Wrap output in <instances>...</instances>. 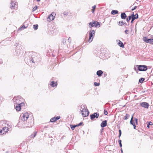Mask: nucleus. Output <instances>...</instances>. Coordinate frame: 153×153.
<instances>
[{
  "label": "nucleus",
  "instance_id": "72a5a7b5",
  "mask_svg": "<svg viewBox=\"0 0 153 153\" xmlns=\"http://www.w3.org/2000/svg\"><path fill=\"white\" fill-rule=\"evenodd\" d=\"M94 85L96 86H98L100 85V83L96 82H94Z\"/></svg>",
  "mask_w": 153,
  "mask_h": 153
},
{
  "label": "nucleus",
  "instance_id": "603ef678",
  "mask_svg": "<svg viewBox=\"0 0 153 153\" xmlns=\"http://www.w3.org/2000/svg\"><path fill=\"white\" fill-rule=\"evenodd\" d=\"M70 37H69L68 39V42H70Z\"/></svg>",
  "mask_w": 153,
  "mask_h": 153
},
{
  "label": "nucleus",
  "instance_id": "f8f14e48",
  "mask_svg": "<svg viewBox=\"0 0 153 153\" xmlns=\"http://www.w3.org/2000/svg\"><path fill=\"white\" fill-rule=\"evenodd\" d=\"M99 116L98 113L97 112L94 113L93 114L90 115L91 119V120H93L95 117L98 118Z\"/></svg>",
  "mask_w": 153,
  "mask_h": 153
},
{
  "label": "nucleus",
  "instance_id": "473e14b6",
  "mask_svg": "<svg viewBox=\"0 0 153 153\" xmlns=\"http://www.w3.org/2000/svg\"><path fill=\"white\" fill-rule=\"evenodd\" d=\"M36 132L34 133L33 135L32 134L31 135V137L33 138L36 136Z\"/></svg>",
  "mask_w": 153,
  "mask_h": 153
},
{
  "label": "nucleus",
  "instance_id": "1a4fd4ad",
  "mask_svg": "<svg viewBox=\"0 0 153 153\" xmlns=\"http://www.w3.org/2000/svg\"><path fill=\"white\" fill-rule=\"evenodd\" d=\"M13 100L14 102V104L16 103L17 104L18 103L19 104H20V105L21 107L22 106H23L24 105H25L24 103H23L22 102L19 103V100L18 99H17V98L16 97H15L13 98Z\"/></svg>",
  "mask_w": 153,
  "mask_h": 153
},
{
  "label": "nucleus",
  "instance_id": "5fc2aeb1",
  "mask_svg": "<svg viewBox=\"0 0 153 153\" xmlns=\"http://www.w3.org/2000/svg\"><path fill=\"white\" fill-rule=\"evenodd\" d=\"M147 127H148V128H149V124L147 125Z\"/></svg>",
  "mask_w": 153,
  "mask_h": 153
},
{
  "label": "nucleus",
  "instance_id": "20e7f679",
  "mask_svg": "<svg viewBox=\"0 0 153 153\" xmlns=\"http://www.w3.org/2000/svg\"><path fill=\"white\" fill-rule=\"evenodd\" d=\"M100 26V23L96 21L91 22L89 23V27L90 28L93 27H99Z\"/></svg>",
  "mask_w": 153,
  "mask_h": 153
},
{
  "label": "nucleus",
  "instance_id": "0eeeda50",
  "mask_svg": "<svg viewBox=\"0 0 153 153\" xmlns=\"http://www.w3.org/2000/svg\"><path fill=\"white\" fill-rule=\"evenodd\" d=\"M81 113L82 116L84 117L88 116L89 114V111L87 109L81 110Z\"/></svg>",
  "mask_w": 153,
  "mask_h": 153
},
{
  "label": "nucleus",
  "instance_id": "6ab92c4d",
  "mask_svg": "<svg viewBox=\"0 0 153 153\" xmlns=\"http://www.w3.org/2000/svg\"><path fill=\"white\" fill-rule=\"evenodd\" d=\"M103 74V72L102 71L99 70L97 71V74L99 76H101Z\"/></svg>",
  "mask_w": 153,
  "mask_h": 153
},
{
  "label": "nucleus",
  "instance_id": "c85d7f7f",
  "mask_svg": "<svg viewBox=\"0 0 153 153\" xmlns=\"http://www.w3.org/2000/svg\"><path fill=\"white\" fill-rule=\"evenodd\" d=\"M38 25H33V28L35 30H36L38 27Z\"/></svg>",
  "mask_w": 153,
  "mask_h": 153
},
{
  "label": "nucleus",
  "instance_id": "ea45409f",
  "mask_svg": "<svg viewBox=\"0 0 153 153\" xmlns=\"http://www.w3.org/2000/svg\"><path fill=\"white\" fill-rule=\"evenodd\" d=\"M137 8V6H134L133 8H132V9H131V10L132 11L134 10H135Z\"/></svg>",
  "mask_w": 153,
  "mask_h": 153
},
{
  "label": "nucleus",
  "instance_id": "9d476101",
  "mask_svg": "<svg viewBox=\"0 0 153 153\" xmlns=\"http://www.w3.org/2000/svg\"><path fill=\"white\" fill-rule=\"evenodd\" d=\"M143 40L146 43L153 44V39H147L146 37H144Z\"/></svg>",
  "mask_w": 153,
  "mask_h": 153
},
{
  "label": "nucleus",
  "instance_id": "79ce46f5",
  "mask_svg": "<svg viewBox=\"0 0 153 153\" xmlns=\"http://www.w3.org/2000/svg\"><path fill=\"white\" fill-rule=\"evenodd\" d=\"M128 33H129L128 30H126L125 31V33L126 34H128Z\"/></svg>",
  "mask_w": 153,
  "mask_h": 153
},
{
  "label": "nucleus",
  "instance_id": "f257e3e1",
  "mask_svg": "<svg viewBox=\"0 0 153 153\" xmlns=\"http://www.w3.org/2000/svg\"><path fill=\"white\" fill-rule=\"evenodd\" d=\"M0 126L2 127V129H0V135H3L8 132L9 129L8 125L3 121H0Z\"/></svg>",
  "mask_w": 153,
  "mask_h": 153
},
{
  "label": "nucleus",
  "instance_id": "a19ab883",
  "mask_svg": "<svg viewBox=\"0 0 153 153\" xmlns=\"http://www.w3.org/2000/svg\"><path fill=\"white\" fill-rule=\"evenodd\" d=\"M82 122H80L79 124H78V125H76L77 126H80L81 125H82Z\"/></svg>",
  "mask_w": 153,
  "mask_h": 153
},
{
  "label": "nucleus",
  "instance_id": "c9c22d12",
  "mask_svg": "<svg viewBox=\"0 0 153 153\" xmlns=\"http://www.w3.org/2000/svg\"><path fill=\"white\" fill-rule=\"evenodd\" d=\"M37 6H36L35 7H34L32 10L33 11H35L37 9Z\"/></svg>",
  "mask_w": 153,
  "mask_h": 153
},
{
  "label": "nucleus",
  "instance_id": "f03ea898",
  "mask_svg": "<svg viewBox=\"0 0 153 153\" xmlns=\"http://www.w3.org/2000/svg\"><path fill=\"white\" fill-rule=\"evenodd\" d=\"M39 55L37 53L34 52L33 53V55L30 59V61L33 64L37 63L39 61Z\"/></svg>",
  "mask_w": 153,
  "mask_h": 153
},
{
  "label": "nucleus",
  "instance_id": "7c9ffc66",
  "mask_svg": "<svg viewBox=\"0 0 153 153\" xmlns=\"http://www.w3.org/2000/svg\"><path fill=\"white\" fill-rule=\"evenodd\" d=\"M144 80V79L143 78H141L139 80V82L140 83H142L143 82V81Z\"/></svg>",
  "mask_w": 153,
  "mask_h": 153
},
{
  "label": "nucleus",
  "instance_id": "8fccbe9b",
  "mask_svg": "<svg viewBox=\"0 0 153 153\" xmlns=\"http://www.w3.org/2000/svg\"><path fill=\"white\" fill-rule=\"evenodd\" d=\"M146 91H143H143H142V93H145Z\"/></svg>",
  "mask_w": 153,
  "mask_h": 153
},
{
  "label": "nucleus",
  "instance_id": "7ed1b4c3",
  "mask_svg": "<svg viewBox=\"0 0 153 153\" xmlns=\"http://www.w3.org/2000/svg\"><path fill=\"white\" fill-rule=\"evenodd\" d=\"M95 32L94 30H91L89 31L88 42L89 43L91 42L93 40L94 37L95 36Z\"/></svg>",
  "mask_w": 153,
  "mask_h": 153
},
{
  "label": "nucleus",
  "instance_id": "a878e982",
  "mask_svg": "<svg viewBox=\"0 0 153 153\" xmlns=\"http://www.w3.org/2000/svg\"><path fill=\"white\" fill-rule=\"evenodd\" d=\"M26 27H25L24 25H23L21 27H20L19 29H18V30H23L24 29L26 28Z\"/></svg>",
  "mask_w": 153,
  "mask_h": 153
},
{
  "label": "nucleus",
  "instance_id": "c756f323",
  "mask_svg": "<svg viewBox=\"0 0 153 153\" xmlns=\"http://www.w3.org/2000/svg\"><path fill=\"white\" fill-rule=\"evenodd\" d=\"M130 123L133 125V124H134V123L133 122V116H132L131 118V120H130Z\"/></svg>",
  "mask_w": 153,
  "mask_h": 153
},
{
  "label": "nucleus",
  "instance_id": "dca6fc26",
  "mask_svg": "<svg viewBox=\"0 0 153 153\" xmlns=\"http://www.w3.org/2000/svg\"><path fill=\"white\" fill-rule=\"evenodd\" d=\"M15 108L16 111H20L21 109V107L20 104H17Z\"/></svg>",
  "mask_w": 153,
  "mask_h": 153
},
{
  "label": "nucleus",
  "instance_id": "5701e85b",
  "mask_svg": "<svg viewBox=\"0 0 153 153\" xmlns=\"http://www.w3.org/2000/svg\"><path fill=\"white\" fill-rule=\"evenodd\" d=\"M118 11L117 10H112L111 12V14L113 15H115L118 13Z\"/></svg>",
  "mask_w": 153,
  "mask_h": 153
},
{
  "label": "nucleus",
  "instance_id": "c03bdc74",
  "mask_svg": "<svg viewBox=\"0 0 153 153\" xmlns=\"http://www.w3.org/2000/svg\"><path fill=\"white\" fill-rule=\"evenodd\" d=\"M134 120L136 122V123H137V121H138V119L137 118H134Z\"/></svg>",
  "mask_w": 153,
  "mask_h": 153
},
{
  "label": "nucleus",
  "instance_id": "423d86ee",
  "mask_svg": "<svg viewBox=\"0 0 153 153\" xmlns=\"http://www.w3.org/2000/svg\"><path fill=\"white\" fill-rule=\"evenodd\" d=\"M29 117L28 114L27 113H25L23 114L22 116L21 115V118L20 120V121L22 120L23 121L26 120Z\"/></svg>",
  "mask_w": 153,
  "mask_h": 153
},
{
  "label": "nucleus",
  "instance_id": "f704fd0d",
  "mask_svg": "<svg viewBox=\"0 0 153 153\" xmlns=\"http://www.w3.org/2000/svg\"><path fill=\"white\" fill-rule=\"evenodd\" d=\"M118 142L120 144V146L121 147L122 146V144L121 143V140H118Z\"/></svg>",
  "mask_w": 153,
  "mask_h": 153
},
{
  "label": "nucleus",
  "instance_id": "bb28decb",
  "mask_svg": "<svg viewBox=\"0 0 153 153\" xmlns=\"http://www.w3.org/2000/svg\"><path fill=\"white\" fill-rule=\"evenodd\" d=\"M56 121V120L55 119V117H53L50 120V121L51 122H54L55 121Z\"/></svg>",
  "mask_w": 153,
  "mask_h": 153
},
{
  "label": "nucleus",
  "instance_id": "cd10ccee",
  "mask_svg": "<svg viewBox=\"0 0 153 153\" xmlns=\"http://www.w3.org/2000/svg\"><path fill=\"white\" fill-rule=\"evenodd\" d=\"M71 127L72 130H74L75 127L77 126L76 125H71Z\"/></svg>",
  "mask_w": 153,
  "mask_h": 153
},
{
  "label": "nucleus",
  "instance_id": "09e8293b",
  "mask_svg": "<svg viewBox=\"0 0 153 153\" xmlns=\"http://www.w3.org/2000/svg\"><path fill=\"white\" fill-rule=\"evenodd\" d=\"M149 124L150 125H152V122H149Z\"/></svg>",
  "mask_w": 153,
  "mask_h": 153
},
{
  "label": "nucleus",
  "instance_id": "a211bd4d",
  "mask_svg": "<svg viewBox=\"0 0 153 153\" xmlns=\"http://www.w3.org/2000/svg\"><path fill=\"white\" fill-rule=\"evenodd\" d=\"M50 85L52 87H54L57 85V83L56 82H54V81H52Z\"/></svg>",
  "mask_w": 153,
  "mask_h": 153
},
{
  "label": "nucleus",
  "instance_id": "3c124183",
  "mask_svg": "<svg viewBox=\"0 0 153 153\" xmlns=\"http://www.w3.org/2000/svg\"><path fill=\"white\" fill-rule=\"evenodd\" d=\"M134 69L135 71H137V68H136V67H134Z\"/></svg>",
  "mask_w": 153,
  "mask_h": 153
},
{
  "label": "nucleus",
  "instance_id": "de8ad7c7",
  "mask_svg": "<svg viewBox=\"0 0 153 153\" xmlns=\"http://www.w3.org/2000/svg\"><path fill=\"white\" fill-rule=\"evenodd\" d=\"M135 15V16H136V18H138V14L137 13Z\"/></svg>",
  "mask_w": 153,
  "mask_h": 153
},
{
  "label": "nucleus",
  "instance_id": "2eb2a0df",
  "mask_svg": "<svg viewBox=\"0 0 153 153\" xmlns=\"http://www.w3.org/2000/svg\"><path fill=\"white\" fill-rule=\"evenodd\" d=\"M107 121L105 120L103 121L101 124V126L102 127H104L107 125Z\"/></svg>",
  "mask_w": 153,
  "mask_h": 153
},
{
  "label": "nucleus",
  "instance_id": "864d4df0",
  "mask_svg": "<svg viewBox=\"0 0 153 153\" xmlns=\"http://www.w3.org/2000/svg\"><path fill=\"white\" fill-rule=\"evenodd\" d=\"M33 123H31V124L30 125V126L29 127H30V126H33Z\"/></svg>",
  "mask_w": 153,
  "mask_h": 153
},
{
  "label": "nucleus",
  "instance_id": "37998d69",
  "mask_svg": "<svg viewBox=\"0 0 153 153\" xmlns=\"http://www.w3.org/2000/svg\"><path fill=\"white\" fill-rule=\"evenodd\" d=\"M108 114V113L107 111L106 110H104V114L105 115H107Z\"/></svg>",
  "mask_w": 153,
  "mask_h": 153
},
{
  "label": "nucleus",
  "instance_id": "9b49d317",
  "mask_svg": "<svg viewBox=\"0 0 153 153\" xmlns=\"http://www.w3.org/2000/svg\"><path fill=\"white\" fill-rule=\"evenodd\" d=\"M11 4L12 6L11 7V9H16L18 7L17 5L16 4V3L15 1H11Z\"/></svg>",
  "mask_w": 153,
  "mask_h": 153
},
{
  "label": "nucleus",
  "instance_id": "4c0bfd02",
  "mask_svg": "<svg viewBox=\"0 0 153 153\" xmlns=\"http://www.w3.org/2000/svg\"><path fill=\"white\" fill-rule=\"evenodd\" d=\"M119 137H120L121 136V131L120 130H119Z\"/></svg>",
  "mask_w": 153,
  "mask_h": 153
},
{
  "label": "nucleus",
  "instance_id": "6e6552de",
  "mask_svg": "<svg viewBox=\"0 0 153 153\" xmlns=\"http://www.w3.org/2000/svg\"><path fill=\"white\" fill-rule=\"evenodd\" d=\"M56 14L55 13H52L51 14L49 15L47 20L48 21L50 22L53 20L55 18Z\"/></svg>",
  "mask_w": 153,
  "mask_h": 153
},
{
  "label": "nucleus",
  "instance_id": "e433bc0d",
  "mask_svg": "<svg viewBox=\"0 0 153 153\" xmlns=\"http://www.w3.org/2000/svg\"><path fill=\"white\" fill-rule=\"evenodd\" d=\"M63 14L64 15L67 16L68 14V12H67V11L64 12L63 13Z\"/></svg>",
  "mask_w": 153,
  "mask_h": 153
},
{
  "label": "nucleus",
  "instance_id": "2f4dec72",
  "mask_svg": "<svg viewBox=\"0 0 153 153\" xmlns=\"http://www.w3.org/2000/svg\"><path fill=\"white\" fill-rule=\"evenodd\" d=\"M131 16H128V18H127L126 19V21L128 22H129V21L131 20Z\"/></svg>",
  "mask_w": 153,
  "mask_h": 153
},
{
  "label": "nucleus",
  "instance_id": "39448f33",
  "mask_svg": "<svg viewBox=\"0 0 153 153\" xmlns=\"http://www.w3.org/2000/svg\"><path fill=\"white\" fill-rule=\"evenodd\" d=\"M138 70L140 71H145L147 69V67L145 65H136Z\"/></svg>",
  "mask_w": 153,
  "mask_h": 153
},
{
  "label": "nucleus",
  "instance_id": "4be33fe9",
  "mask_svg": "<svg viewBox=\"0 0 153 153\" xmlns=\"http://www.w3.org/2000/svg\"><path fill=\"white\" fill-rule=\"evenodd\" d=\"M130 117V115L128 114H126V116H124L123 119L126 120L128 119Z\"/></svg>",
  "mask_w": 153,
  "mask_h": 153
},
{
  "label": "nucleus",
  "instance_id": "13d9d810",
  "mask_svg": "<svg viewBox=\"0 0 153 153\" xmlns=\"http://www.w3.org/2000/svg\"><path fill=\"white\" fill-rule=\"evenodd\" d=\"M37 1H39L40 0H36Z\"/></svg>",
  "mask_w": 153,
  "mask_h": 153
},
{
  "label": "nucleus",
  "instance_id": "ddd939ff",
  "mask_svg": "<svg viewBox=\"0 0 153 153\" xmlns=\"http://www.w3.org/2000/svg\"><path fill=\"white\" fill-rule=\"evenodd\" d=\"M140 105L143 107L148 108L149 104L146 102H143L140 103Z\"/></svg>",
  "mask_w": 153,
  "mask_h": 153
},
{
  "label": "nucleus",
  "instance_id": "393cba45",
  "mask_svg": "<svg viewBox=\"0 0 153 153\" xmlns=\"http://www.w3.org/2000/svg\"><path fill=\"white\" fill-rule=\"evenodd\" d=\"M131 16V19H132V21H134L135 19H137V18H136V17L135 16V15H134V14L132 15Z\"/></svg>",
  "mask_w": 153,
  "mask_h": 153
},
{
  "label": "nucleus",
  "instance_id": "4d7b16f0",
  "mask_svg": "<svg viewBox=\"0 0 153 153\" xmlns=\"http://www.w3.org/2000/svg\"><path fill=\"white\" fill-rule=\"evenodd\" d=\"M134 21H132V19H131V23H132Z\"/></svg>",
  "mask_w": 153,
  "mask_h": 153
},
{
  "label": "nucleus",
  "instance_id": "a18cd8bd",
  "mask_svg": "<svg viewBox=\"0 0 153 153\" xmlns=\"http://www.w3.org/2000/svg\"><path fill=\"white\" fill-rule=\"evenodd\" d=\"M3 62L2 61V60L1 59H0V64H2Z\"/></svg>",
  "mask_w": 153,
  "mask_h": 153
},
{
  "label": "nucleus",
  "instance_id": "412c9836",
  "mask_svg": "<svg viewBox=\"0 0 153 153\" xmlns=\"http://www.w3.org/2000/svg\"><path fill=\"white\" fill-rule=\"evenodd\" d=\"M87 109V107L85 105H82L81 106V110H84V109Z\"/></svg>",
  "mask_w": 153,
  "mask_h": 153
},
{
  "label": "nucleus",
  "instance_id": "4468645a",
  "mask_svg": "<svg viewBox=\"0 0 153 153\" xmlns=\"http://www.w3.org/2000/svg\"><path fill=\"white\" fill-rule=\"evenodd\" d=\"M117 42L118 45L120 47L123 48L124 47V45L123 43L120 40H117Z\"/></svg>",
  "mask_w": 153,
  "mask_h": 153
},
{
  "label": "nucleus",
  "instance_id": "6e6d98bb",
  "mask_svg": "<svg viewBox=\"0 0 153 153\" xmlns=\"http://www.w3.org/2000/svg\"><path fill=\"white\" fill-rule=\"evenodd\" d=\"M121 152L122 153H123V150H122V148L121 149Z\"/></svg>",
  "mask_w": 153,
  "mask_h": 153
},
{
  "label": "nucleus",
  "instance_id": "f3484780",
  "mask_svg": "<svg viewBox=\"0 0 153 153\" xmlns=\"http://www.w3.org/2000/svg\"><path fill=\"white\" fill-rule=\"evenodd\" d=\"M121 17L122 19H125L126 17V16L125 13H122L121 14Z\"/></svg>",
  "mask_w": 153,
  "mask_h": 153
},
{
  "label": "nucleus",
  "instance_id": "b1692460",
  "mask_svg": "<svg viewBox=\"0 0 153 153\" xmlns=\"http://www.w3.org/2000/svg\"><path fill=\"white\" fill-rule=\"evenodd\" d=\"M96 5H94V6L92 7V9L91 12L93 13H94L95 10L96 8Z\"/></svg>",
  "mask_w": 153,
  "mask_h": 153
},
{
  "label": "nucleus",
  "instance_id": "58836bf2",
  "mask_svg": "<svg viewBox=\"0 0 153 153\" xmlns=\"http://www.w3.org/2000/svg\"><path fill=\"white\" fill-rule=\"evenodd\" d=\"M60 116H57L56 117H55L56 121L59 119L60 118Z\"/></svg>",
  "mask_w": 153,
  "mask_h": 153
},
{
  "label": "nucleus",
  "instance_id": "49530a36",
  "mask_svg": "<svg viewBox=\"0 0 153 153\" xmlns=\"http://www.w3.org/2000/svg\"><path fill=\"white\" fill-rule=\"evenodd\" d=\"M132 125H133V126L134 127V129H135L136 126H135V123L134 124H133Z\"/></svg>",
  "mask_w": 153,
  "mask_h": 153
},
{
  "label": "nucleus",
  "instance_id": "aec40b11",
  "mask_svg": "<svg viewBox=\"0 0 153 153\" xmlns=\"http://www.w3.org/2000/svg\"><path fill=\"white\" fill-rule=\"evenodd\" d=\"M125 24L126 25V22H124L123 21L119 22V25L120 26H122V25H123Z\"/></svg>",
  "mask_w": 153,
  "mask_h": 153
}]
</instances>
